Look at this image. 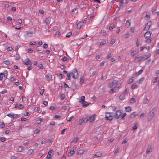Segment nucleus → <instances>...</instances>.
Here are the masks:
<instances>
[{
	"label": "nucleus",
	"instance_id": "obj_47",
	"mask_svg": "<svg viewBox=\"0 0 159 159\" xmlns=\"http://www.w3.org/2000/svg\"><path fill=\"white\" fill-rule=\"evenodd\" d=\"M126 115V113H124L122 115H121V116L120 118L121 119H123L124 117Z\"/></svg>",
	"mask_w": 159,
	"mask_h": 159
},
{
	"label": "nucleus",
	"instance_id": "obj_11",
	"mask_svg": "<svg viewBox=\"0 0 159 159\" xmlns=\"http://www.w3.org/2000/svg\"><path fill=\"white\" fill-rule=\"evenodd\" d=\"M18 116V114H15L12 113H9L7 115V116L12 118H16Z\"/></svg>",
	"mask_w": 159,
	"mask_h": 159
},
{
	"label": "nucleus",
	"instance_id": "obj_35",
	"mask_svg": "<svg viewBox=\"0 0 159 159\" xmlns=\"http://www.w3.org/2000/svg\"><path fill=\"white\" fill-rule=\"evenodd\" d=\"M82 24L81 22H80L78 23L77 25V28L80 29L82 26Z\"/></svg>",
	"mask_w": 159,
	"mask_h": 159
},
{
	"label": "nucleus",
	"instance_id": "obj_1",
	"mask_svg": "<svg viewBox=\"0 0 159 159\" xmlns=\"http://www.w3.org/2000/svg\"><path fill=\"white\" fill-rule=\"evenodd\" d=\"M78 74L76 69H74L73 70V72L67 73V74L66 79L68 80H70V75H72V77L74 79H76L78 77Z\"/></svg>",
	"mask_w": 159,
	"mask_h": 159
},
{
	"label": "nucleus",
	"instance_id": "obj_52",
	"mask_svg": "<svg viewBox=\"0 0 159 159\" xmlns=\"http://www.w3.org/2000/svg\"><path fill=\"white\" fill-rule=\"evenodd\" d=\"M47 140V143H50L52 142V141H53V139L52 138H51V139H49Z\"/></svg>",
	"mask_w": 159,
	"mask_h": 159
},
{
	"label": "nucleus",
	"instance_id": "obj_57",
	"mask_svg": "<svg viewBox=\"0 0 159 159\" xmlns=\"http://www.w3.org/2000/svg\"><path fill=\"white\" fill-rule=\"evenodd\" d=\"M84 77L83 76L80 78V82L81 83H83L84 81Z\"/></svg>",
	"mask_w": 159,
	"mask_h": 159
},
{
	"label": "nucleus",
	"instance_id": "obj_51",
	"mask_svg": "<svg viewBox=\"0 0 159 159\" xmlns=\"http://www.w3.org/2000/svg\"><path fill=\"white\" fill-rule=\"evenodd\" d=\"M81 3H83V4H88L89 3V2H88L87 0H85L84 1H82Z\"/></svg>",
	"mask_w": 159,
	"mask_h": 159
},
{
	"label": "nucleus",
	"instance_id": "obj_46",
	"mask_svg": "<svg viewBox=\"0 0 159 159\" xmlns=\"http://www.w3.org/2000/svg\"><path fill=\"white\" fill-rule=\"evenodd\" d=\"M79 7L81 8H83L85 7V6L83 3H81L80 4Z\"/></svg>",
	"mask_w": 159,
	"mask_h": 159
},
{
	"label": "nucleus",
	"instance_id": "obj_54",
	"mask_svg": "<svg viewBox=\"0 0 159 159\" xmlns=\"http://www.w3.org/2000/svg\"><path fill=\"white\" fill-rule=\"evenodd\" d=\"M44 92V89H42L40 91V94L41 95H43V93Z\"/></svg>",
	"mask_w": 159,
	"mask_h": 159
},
{
	"label": "nucleus",
	"instance_id": "obj_43",
	"mask_svg": "<svg viewBox=\"0 0 159 159\" xmlns=\"http://www.w3.org/2000/svg\"><path fill=\"white\" fill-rule=\"evenodd\" d=\"M74 116H71L70 118H68V119H67V118H66V120L68 121H70L73 118Z\"/></svg>",
	"mask_w": 159,
	"mask_h": 159
},
{
	"label": "nucleus",
	"instance_id": "obj_39",
	"mask_svg": "<svg viewBox=\"0 0 159 159\" xmlns=\"http://www.w3.org/2000/svg\"><path fill=\"white\" fill-rule=\"evenodd\" d=\"M79 138L78 137H76L73 140L72 142L74 143H75L78 141Z\"/></svg>",
	"mask_w": 159,
	"mask_h": 159
},
{
	"label": "nucleus",
	"instance_id": "obj_36",
	"mask_svg": "<svg viewBox=\"0 0 159 159\" xmlns=\"http://www.w3.org/2000/svg\"><path fill=\"white\" fill-rule=\"evenodd\" d=\"M136 44V47H138L140 45V39H137Z\"/></svg>",
	"mask_w": 159,
	"mask_h": 159
},
{
	"label": "nucleus",
	"instance_id": "obj_15",
	"mask_svg": "<svg viewBox=\"0 0 159 159\" xmlns=\"http://www.w3.org/2000/svg\"><path fill=\"white\" fill-rule=\"evenodd\" d=\"M152 151V148L151 146H148L147 148L146 153L147 154H148Z\"/></svg>",
	"mask_w": 159,
	"mask_h": 159
},
{
	"label": "nucleus",
	"instance_id": "obj_22",
	"mask_svg": "<svg viewBox=\"0 0 159 159\" xmlns=\"http://www.w3.org/2000/svg\"><path fill=\"white\" fill-rule=\"evenodd\" d=\"M46 76L47 81H49L52 78V75L50 74H47Z\"/></svg>",
	"mask_w": 159,
	"mask_h": 159
},
{
	"label": "nucleus",
	"instance_id": "obj_29",
	"mask_svg": "<svg viewBox=\"0 0 159 159\" xmlns=\"http://www.w3.org/2000/svg\"><path fill=\"white\" fill-rule=\"evenodd\" d=\"M84 119L82 118L79 121V124L80 125H82V124L84 122Z\"/></svg>",
	"mask_w": 159,
	"mask_h": 159
},
{
	"label": "nucleus",
	"instance_id": "obj_5",
	"mask_svg": "<svg viewBox=\"0 0 159 159\" xmlns=\"http://www.w3.org/2000/svg\"><path fill=\"white\" fill-rule=\"evenodd\" d=\"M112 113L107 112L106 113L105 118L107 120H111L113 119V116L112 115Z\"/></svg>",
	"mask_w": 159,
	"mask_h": 159
},
{
	"label": "nucleus",
	"instance_id": "obj_24",
	"mask_svg": "<svg viewBox=\"0 0 159 159\" xmlns=\"http://www.w3.org/2000/svg\"><path fill=\"white\" fill-rule=\"evenodd\" d=\"M130 20H127L125 23V26L127 28H129L130 25Z\"/></svg>",
	"mask_w": 159,
	"mask_h": 159
},
{
	"label": "nucleus",
	"instance_id": "obj_16",
	"mask_svg": "<svg viewBox=\"0 0 159 159\" xmlns=\"http://www.w3.org/2000/svg\"><path fill=\"white\" fill-rule=\"evenodd\" d=\"M51 20V18L50 17H48L46 18L45 20L44 21L46 23L47 25H49L50 24V21Z\"/></svg>",
	"mask_w": 159,
	"mask_h": 159
},
{
	"label": "nucleus",
	"instance_id": "obj_30",
	"mask_svg": "<svg viewBox=\"0 0 159 159\" xmlns=\"http://www.w3.org/2000/svg\"><path fill=\"white\" fill-rule=\"evenodd\" d=\"M138 126V123H136L135 124V125L133 126L132 128V130L133 131H134L137 128Z\"/></svg>",
	"mask_w": 159,
	"mask_h": 159
},
{
	"label": "nucleus",
	"instance_id": "obj_3",
	"mask_svg": "<svg viewBox=\"0 0 159 159\" xmlns=\"http://www.w3.org/2000/svg\"><path fill=\"white\" fill-rule=\"evenodd\" d=\"M150 56V54L148 53L142 56L138 57L136 59V62H139L141 60H145L149 58Z\"/></svg>",
	"mask_w": 159,
	"mask_h": 159
},
{
	"label": "nucleus",
	"instance_id": "obj_28",
	"mask_svg": "<svg viewBox=\"0 0 159 159\" xmlns=\"http://www.w3.org/2000/svg\"><path fill=\"white\" fill-rule=\"evenodd\" d=\"M125 98V96L124 94H122L119 96V98L120 100H123Z\"/></svg>",
	"mask_w": 159,
	"mask_h": 159
},
{
	"label": "nucleus",
	"instance_id": "obj_31",
	"mask_svg": "<svg viewBox=\"0 0 159 159\" xmlns=\"http://www.w3.org/2000/svg\"><path fill=\"white\" fill-rule=\"evenodd\" d=\"M116 87H114L112 88L110 90V92L111 93H113L114 92H115L116 91Z\"/></svg>",
	"mask_w": 159,
	"mask_h": 159
},
{
	"label": "nucleus",
	"instance_id": "obj_8",
	"mask_svg": "<svg viewBox=\"0 0 159 159\" xmlns=\"http://www.w3.org/2000/svg\"><path fill=\"white\" fill-rule=\"evenodd\" d=\"M152 22L151 21H148L145 27L144 30L147 31L148 30L150 26L151 25Z\"/></svg>",
	"mask_w": 159,
	"mask_h": 159
},
{
	"label": "nucleus",
	"instance_id": "obj_48",
	"mask_svg": "<svg viewBox=\"0 0 159 159\" xmlns=\"http://www.w3.org/2000/svg\"><path fill=\"white\" fill-rule=\"evenodd\" d=\"M61 117V116L59 115H56L54 116V118L56 119H60Z\"/></svg>",
	"mask_w": 159,
	"mask_h": 159
},
{
	"label": "nucleus",
	"instance_id": "obj_42",
	"mask_svg": "<svg viewBox=\"0 0 159 159\" xmlns=\"http://www.w3.org/2000/svg\"><path fill=\"white\" fill-rule=\"evenodd\" d=\"M72 34V33L69 32L66 35V37L69 38Z\"/></svg>",
	"mask_w": 159,
	"mask_h": 159
},
{
	"label": "nucleus",
	"instance_id": "obj_50",
	"mask_svg": "<svg viewBox=\"0 0 159 159\" xmlns=\"http://www.w3.org/2000/svg\"><path fill=\"white\" fill-rule=\"evenodd\" d=\"M145 114L143 113H142L140 115L139 118L142 119L143 118Z\"/></svg>",
	"mask_w": 159,
	"mask_h": 159
},
{
	"label": "nucleus",
	"instance_id": "obj_9",
	"mask_svg": "<svg viewBox=\"0 0 159 159\" xmlns=\"http://www.w3.org/2000/svg\"><path fill=\"white\" fill-rule=\"evenodd\" d=\"M120 3L122 6H125L128 3L127 0H120L119 1Z\"/></svg>",
	"mask_w": 159,
	"mask_h": 159
},
{
	"label": "nucleus",
	"instance_id": "obj_17",
	"mask_svg": "<svg viewBox=\"0 0 159 159\" xmlns=\"http://www.w3.org/2000/svg\"><path fill=\"white\" fill-rule=\"evenodd\" d=\"M138 113L136 112H134L132 113L130 115V117L131 118H134L136 116L138 115Z\"/></svg>",
	"mask_w": 159,
	"mask_h": 159
},
{
	"label": "nucleus",
	"instance_id": "obj_45",
	"mask_svg": "<svg viewBox=\"0 0 159 159\" xmlns=\"http://www.w3.org/2000/svg\"><path fill=\"white\" fill-rule=\"evenodd\" d=\"M137 86V84L136 83L134 84L132 86L131 88L132 89H134Z\"/></svg>",
	"mask_w": 159,
	"mask_h": 159
},
{
	"label": "nucleus",
	"instance_id": "obj_61",
	"mask_svg": "<svg viewBox=\"0 0 159 159\" xmlns=\"http://www.w3.org/2000/svg\"><path fill=\"white\" fill-rule=\"evenodd\" d=\"M24 106L22 104H20L18 107V108L19 109H22L23 108Z\"/></svg>",
	"mask_w": 159,
	"mask_h": 159
},
{
	"label": "nucleus",
	"instance_id": "obj_18",
	"mask_svg": "<svg viewBox=\"0 0 159 159\" xmlns=\"http://www.w3.org/2000/svg\"><path fill=\"white\" fill-rule=\"evenodd\" d=\"M85 100V97L84 96H82L81 97L80 100L79 101V102L81 103H83L84 102Z\"/></svg>",
	"mask_w": 159,
	"mask_h": 159
},
{
	"label": "nucleus",
	"instance_id": "obj_7",
	"mask_svg": "<svg viewBox=\"0 0 159 159\" xmlns=\"http://www.w3.org/2000/svg\"><path fill=\"white\" fill-rule=\"evenodd\" d=\"M54 151L52 149L50 150L46 156V158L47 159H50L53 155Z\"/></svg>",
	"mask_w": 159,
	"mask_h": 159
},
{
	"label": "nucleus",
	"instance_id": "obj_56",
	"mask_svg": "<svg viewBox=\"0 0 159 159\" xmlns=\"http://www.w3.org/2000/svg\"><path fill=\"white\" fill-rule=\"evenodd\" d=\"M115 42V39H112V40L110 42V44L111 45L113 44Z\"/></svg>",
	"mask_w": 159,
	"mask_h": 159
},
{
	"label": "nucleus",
	"instance_id": "obj_41",
	"mask_svg": "<svg viewBox=\"0 0 159 159\" xmlns=\"http://www.w3.org/2000/svg\"><path fill=\"white\" fill-rule=\"evenodd\" d=\"M43 121V119L41 118H40L37 120V123L38 124H40Z\"/></svg>",
	"mask_w": 159,
	"mask_h": 159
},
{
	"label": "nucleus",
	"instance_id": "obj_59",
	"mask_svg": "<svg viewBox=\"0 0 159 159\" xmlns=\"http://www.w3.org/2000/svg\"><path fill=\"white\" fill-rule=\"evenodd\" d=\"M105 43V40H102L100 43V44L101 45H102Z\"/></svg>",
	"mask_w": 159,
	"mask_h": 159
},
{
	"label": "nucleus",
	"instance_id": "obj_32",
	"mask_svg": "<svg viewBox=\"0 0 159 159\" xmlns=\"http://www.w3.org/2000/svg\"><path fill=\"white\" fill-rule=\"evenodd\" d=\"M136 53V51L135 50H133L130 53L131 56L133 57L134 56Z\"/></svg>",
	"mask_w": 159,
	"mask_h": 159
},
{
	"label": "nucleus",
	"instance_id": "obj_38",
	"mask_svg": "<svg viewBox=\"0 0 159 159\" xmlns=\"http://www.w3.org/2000/svg\"><path fill=\"white\" fill-rule=\"evenodd\" d=\"M6 138L5 137H1L0 138V141L2 142H4L5 141Z\"/></svg>",
	"mask_w": 159,
	"mask_h": 159
},
{
	"label": "nucleus",
	"instance_id": "obj_6",
	"mask_svg": "<svg viewBox=\"0 0 159 159\" xmlns=\"http://www.w3.org/2000/svg\"><path fill=\"white\" fill-rule=\"evenodd\" d=\"M121 114L122 112L121 111L119 110H118L116 111L114 116L116 119H118L120 118Z\"/></svg>",
	"mask_w": 159,
	"mask_h": 159
},
{
	"label": "nucleus",
	"instance_id": "obj_33",
	"mask_svg": "<svg viewBox=\"0 0 159 159\" xmlns=\"http://www.w3.org/2000/svg\"><path fill=\"white\" fill-rule=\"evenodd\" d=\"M102 156V154L100 153H97L94 155V157H98Z\"/></svg>",
	"mask_w": 159,
	"mask_h": 159
},
{
	"label": "nucleus",
	"instance_id": "obj_26",
	"mask_svg": "<svg viewBox=\"0 0 159 159\" xmlns=\"http://www.w3.org/2000/svg\"><path fill=\"white\" fill-rule=\"evenodd\" d=\"M126 111L127 112H130L131 111V108L130 106H128L125 108Z\"/></svg>",
	"mask_w": 159,
	"mask_h": 159
},
{
	"label": "nucleus",
	"instance_id": "obj_19",
	"mask_svg": "<svg viewBox=\"0 0 159 159\" xmlns=\"http://www.w3.org/2000/svg\"><path fill=\"white\" fill-rule=\"evenodd\" d=\"M136 101V97L134 96L133 98H132L130 100V102L131 104H134L135 103Z\"/></svg>",
	"mask_w": 159,
	"mask_h": 159
},
{
	"label": "nucleus",
	"instance_id": "obj_23",
	"mask_svg": "<svg viewBox=\"0 0 159 159\" xmlns=\"http://www.w3.org/2000/svg\"><path fill=\"white\" fill-rule=\"evenodd\" d=\"M75 152V151L71 150L68 153V156H71L73 155Z\"/></svg>",
	"mask_w": 159,
	"mask_h": 159
},
{
	"label": "nucleus",
	"instance_id": "obj_49",
	"mask_svg": "<svg viewBox=\"0 0 159 159\" xmlns=\"http://www.w3.org/2000/svg\"><path fill=\"white\" fill-rule=\"evenodd\" d=\"M40 130V129L39 128H38L35 130V132L36 134L38 133Z\"/></svg>",
	"mask_w": 159,
	"mask_h": 159
},
{
	"label": "nucleus",
	"instance_id": "obj_20",
	"mask_svg": "<svg viewBox=\"0 0 159 159\" xmlns=\"http://www.w3.org/2000/svg\"><path fill=\"white\" fill-rule=\"evenodd\" d=\"M144 70V68H142L141 69H140L139 71L135 73V76H137L138 75L141 74L142 73Z\"/></svg>",
	"mask_w": 159,
	"mask_h": 159
},
{
	"label": "nucleus",
	"instance_id": "obj_25",
	"mask_svg": "<svg viewBox=\"0 0 159 159\" xmlns=\"http://www.w3.org/2000/svg\"><path fill=\"white\" fill-rule=\"evenodd\" d=\"M84 151L82 149L79 150L76 153V154L77 155H80L84 153Z\"/></svg>",
	"mask_w": 159,
	"mask_h": 159
},
{
	"label": "nucleus",
	"instance_id": "obj_44",
	"mask_svg": "<svg viewBox=\"0 0 159 159\" xmlns=\"http://www.w3.org/2000/svg\"><path fill=\"white\" fill-rule=\"evenodd\" d=\"M4 63L5 64H6V65H9V64H10V61L9 60H7L5 61H4Z\"/></svg>",
	"mask_w": 159,
	"mask_h": 159
},
{
	"label": "nucleus",
	"instance_id": "obj_58",
	"mask_svg": "<svg viewBox=\"0 0 159 159\" xmlns=\"http://www.w3.org/2000/svg\"><path fill=\"white\" fill-rule=\"evenodd\" d=\"M115 26L114 25H112L111 26H110L109 27V30H112L113 28Z\"/></svg>",
	"mask_w": 159,
	"mask_h": 159
},
{
	"label": "nucleus",
	"instance_id": "obj_13",
	"mask_svg": "<svg viewBox=\"0 0 159 159\" xmlns=\"http://www.w3.org/2000/svg\"><path fill=\"white\" fill-rule=\"evenodd\" d=\"M25 35L28 37H32L33 35L32 33L30 31H25Z\"/></svg>",
	"mask_w": 159,
	"mask_h": 159
},
{
	"label": "nucleus",
	"instance_id": "obj_55",
	"mask_svg": "<svg viewBox=\"0 0 159 159\" xmlns=\"http://www.w3.org/2000/svg\"><path fill=\"white\" fill-rule=\"evenodd\" d=\"M7 49L10 51H12L13 49L12 47H8L7 48Z\"/></svg>",
	"mask_w": 159,
	"mask_h": 159
},
{
	"label": "nucleus",
	"instance_id": "obj_60",
	"mask_svg": "<svg viewBox=\"0 0 159 159\" xmlns=\"http://www.w3.org/2000/svg\"><path fill=\"white\" fill-rule=\"evenodd\" d=\"M149 102L148 99L146 98L144 101V104H148Z\"/></svg>",
	"mask_w": 159,
	"mask_h": 159
},
{
	"label": "nucleus",
	"instance_id": "obj_14",
	"mask_svg": "<svg viewBox=\"0 0 159 159\" xmlns=\"http://www.w3.org/2000/svg\"><path fill=\"white\" fill-rule=\"evenodd\" d=\"M23 63L24 64L27 65H29L30 64H32V62L29 59H27V61H26L25 62V61H23Z\"/></svg>",
	"mask_w": 159,
	"mask_h": 159
},
{
	"label": "nucleus",
	"instance_id": "obj_10",
	"mask_svg": "<svg viewBox=\"0 0 159 159\" xmlns=\"http://www.w3.org/2000/svg\"><path fill=\"white\" fill-rule=\"evenodd\" d=\"M118 81L117 80H114L112 82L110 83L109 84V86L110 88H112L114 85L117 84Z\"/></svg>",
	"mask_w": 159,
	"mask_h": 159
},
{
	"label": "nucleus",
	"instance_id": "obj_40",
	"mask_svg": "<svg viewBox=\"0 0 159 159\" xmlns=\"http://www.w3.org/2000/svg\"><path fill=\"white\" fill-rule=\"evenodd\" d=\"M22 148V147L21 146L19 147L17 149L18 151L19 152H22L23 150Z\"/></svg>",
	"mask_w": 159,
	"mask_h": 159
},
{
	"label": "nucleus",
	"instance_id": "obj_21",
	"mask_svg": "<svg viewBox=\"0 0 159 159\" xmlns=\"http://www.w3.org/2000/svg\"><path fill=\"white\" fill-rule=\"evenodd\" d=\"M90 102H89L85 101L84 102V103H82L83 104V107H86L87 106L89 105L90 104Z\"/></svg>",
	"mask_w": 159,
	"mask_h": 159
},
{
	"label": "nucleus",
	"instance_id": "obj_34",
	"mask_svg": "<svg viewBox=\"0 0 159 159\" xmlns=\"http://www.w3.org/2000/svg\"><path fill=\"white\" fill-rule=\"evenodd\" d=\"M3 76H5V74L2 73H0V80H2Z\"/></svg>",
	"mask_w": 159,
	"mask_h": 159
},
{
	"label": "nucleus",
	"instance_id": "obj_63",
	"mask_svg": "<svg viewBox=\"0 0 159 159\" xmlns=\"http://www.w3.org/2000/svg\"><path fill=\"white\" fill-rule=\"evenodd\" d=\"M62 60L63 61H66L67 60V58L66 57H64L62 58Z\"/></svg>",
	"mask_w": 159,
	"mask_h": 159
},
{
	"label": "nucleus",
	"instance_id": "obj_37",
	"mask_svg": "<svg viewBox=\"0 0 159 159\" xmlns=\"http://www.w3.org/2000/svg\"><path fill=\"white\" fill-rule=\"evenodd\" d=\"M34 150L33 149H30L28 151V154L29 155H30L32 154V153L34 152Z\"/></svg>",
	"mask_w": 159,
	"mask_h": 159
},
{
	"label": "nucleus",
	"instance_id": "obj_27",
	"mask_svg": "<svg viewBox=\"0 0 159 159\" xmlns=\"http://www.w3.org/2000/svg\"><path fill=\"white\" fill-rule=\"evenodd\" d=\"M144 79V77H142L137 82L139 84H141L143 81Z\"/></svg>",
	"mask_w": 159,
	"mask_h": 159
},
{
	"label": "nucleus",
	"instance_id": "obj_2",
	"mask_svg": "<svg viewBox=\"0 0 159 159\" xmlns=\"http://www.w3.org/2000/svg\"><path fill=\"white\" fill-rule=\"evenodd\" d=\"M156 111L157 108L156 107H154L150 111L148 118V122H150L151 121L152 119L154 116L155 115V113Z\"/></svg>",
	"mask_w": 159,
	"mask_h": 159
},
{
	"label": "nucleus",
	"instance_id": "obj_12",
	"mask_svg": "<svg viewBox=\"0 0 159 159\" xmlns=\"http://www.w3.org/2000/svg\"><path fill=\"white\" fill-rule=\"evenodd\" d=\"M95 115H93L90 116H87V118L89 120L90 122H93L94 121L95 118Z\"/></svg>",
	"mask_w": 159,
	"mask_h": 159
},
{
	"label": "nucleus",
	"instance_id": "obj_62",
	"mask_svg": "<svg viewBox=\"0 0 159 159\" xmlns=\"http://www.w3.org/2000/svg\"><path fill=\"white\" fill-rule=\"evenodd\" d=\"M112 55L111 54V53H110L108 54V55L107 56V59H109L110 58L112 57Z\"/></svg>",
	"mask_w": 159,
	"mask_h": 159
},
{
	"label": "nucleus",
	"instance_id": "obj_64",
	"mask_svg": "<svg viewBox=\"0 0 159 159\" xmlns=\"http://www.w3.org/2000/svg\"><path fill=\"white\" fill-rule=\"evenodd\" d=\"M39 12L41 14H43L44 13V11L43 10H39Z\"/></svg>",
	"mask_w": 159,
	"mask_h": 159
},
{
	"label": "nucleus",
	"instance_id": "obj_4",
	"mask_svg": "<svg viewBox=\"0 0 159 159\" xmlns=\"http://www.w3.org/2000/svg\"><path fill=\"white\" fill-rule=\"evenodd\" d=\"M151 34V33L150 31H148L145 33L144 36L146 39V43H149L151 41V39L150 38Z\"/></svg>",
	"mask_w": 159,
	"mask_h": 159
},
{
	"label": "nucleus",
	"instance_id": "obj_53",
	"mask_svg": "<svg viewBox=\"0 0 159 159\" xmlns=\"http://www.w3.org/2000/svg\"><path fill=\"white\" fill-rule=\"evenodd\" d=\"M65 95L64 94H62L60 96V98L61 100H63L64 98H65Z\"/></svg>",
	"mask_w": 159,
	"mask_h": 159
}]
</instances>
